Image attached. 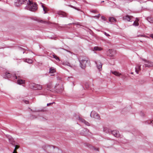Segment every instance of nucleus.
I'll return each instance as SVG.
<instances>
[{"label":"nucleus","instance_id":"f257e3e1","mask_svg":"<svg viewBox=\"0 0 153 153\" xmlns=\"http://www.w3.org/2000/svg\"><path fill=\"white\" fill-rule=\"evenodd\" d=\"M15 4L17 6H19L22 4H27L28 5L25 7V9H28L32 11H36L37 9V4L36 3H33L30 0H28V1L27 0H17V2H15Z\"/></svg>","mask_w":153,"mask_h":153},{"label":"nucleus","instance_id":"f03ea898","mask_svg":"<svg viewBox=\"0 0 153 153\" xmlns=\"http://www.w3.org/2000/svg\"><path fill=\"white\" fill-rule=\"evenodd\" d=\"M79 60L81 64V67L82 68H84L86 66V64L90 62L89 59L85 56H81L79 58Z\"/></svg>","mask_w":153,"mask_h":153},{"label":"nucleus","instance_id":"7ed1b4c3","mask_svg":"<svg viewBox=\"0 0 153 153\" xmlns=\"http://www.w3.org/2000/svg\"><path fill=\"white\" fill-rule=\"evenodd\" d=\"M29 87L30 88L34 90H41L42 88V86L41 85L34 83H30Z\"/></svg>","mask_w":153,"mask_h":153},{"label":"nucleus","instance_id":"20e7f679","mask_svg":"<svg viewBox=\"0 0 153 153\" xmlns=\"http://www.w3.org/2000/svg\"><path fill=\"white\" fill-rule=\"evenodd\" d=\"M11 76L15 77V79H17V76L16 75L15 73L11 74L8 71L6 72L3 75V77L5 79H8L10 78Z\"/></svg>","mask_w":153,"mask_h":153},{"label":"nucleus","instance_id":"39448f33","mask_svg":"<svg viewBox=\"0 0 153 153\" xmlns=\"http://www.w3.org/2000/svg\"><path fill=\"white\" fill-rule=\"evenodd\" d=\"M116 53V51L113 49H109L107 51L106 54L110 57L113 58Z\"/></svg>","mask_w":153,"mask_h":153},{"label":"nucleus","instance_id":"423d86ee","mask_svg":"<svg viewBox=\"0 0 153 153\" xmlns=\"http://www.w3.org/2000/svg\"><path fill=\"white\" fill-rule=\"evenodd\" d=\"M143 60L146 63L144 64L145 67H153V62L149 61L147 60L146 59H143Z\"/></svg>","mask_w":153,"mask_h":153},{"label":"nucleus","instance_id":"0eeeda50","mask_svg":"<svg viewBox=\"0 0 153 153\" xmlns=\"http://www.w3.org/2000/svg\"><path fill=\"white\" fill-rule=\"evenodd\" d=\"M5 137L8 139L9 143L12 145H14L15 141L13 138L9 135L6 134Z\"/></svg>","mask_w":153,"mask_h":153},{"label":"nucleus","instance_id":"6e6552de","mask_svg":"<svg viewBox=\"0 0 153 153\" xmlns=\"http://www.w3.org/2000/svg\"><path fill=\"white\" fill-rule=\"evenodd\" d=\"M90 116L91 117H93L96 119H99L100 118L99 115L95 111H91Z\"/></svg>","mask_w":153,"mask_h":153},{"label":"nucleus","instance_id":"1a4fd4ad","mask_svg":"<svg viewBox=\"0 0 153 153\" xmlns=\"http://www.w3.org/2000/svg\"><path fill=\"white\" fill-rule=\"evenodd\" d=\"M111 133L113 135L117 137H119L120 136V134L118 131L117 130H113L111 131Z\"/></svg>","mask_w":153,"mask_h":153},{"label":"nucleus","instance_id":"9d476101","mask_svg":"<svg viewBox=\"0 0 153 153\" xmlns=\"http://www.w3.org/2000/svg\"><path fill=\"white\" fill-rule=\"evenodd\" d=\"M132 18V16H129L128 15H127L125 16H124L123 17V19L124 20H126L127 21L129 22L130 21V20Z\"/></svg>","mask_w":153,"mask_h":153},{"label":"nucleus","instance_id":"9b49d317","mask_svg":"<svg viewBox=\"0 0 153 153\" xmlns=\"http://www.w3.org/2000/svg\"><path fill=\"white\" fill-rule=\"evenodd\" d=\"M97 68L99 70H101L102 68V64L100 61H98L96 62Z\"/></svg>","mask_w":153,"mask_h":153},{"label":"nucleus","instance_id":"f8f14e48","mask_svg":"<svg viewBox=\"0 0 153 153\" xmlns=\"http://www.w3.org/2000/svg\"><path fill=\"white\" fill-rule=\"evenodd\" d=\"M58 15L62 17H65L67 16V14L65 13L60 11H58Z\"/></svg>","mask_w":153,"mask_h":153},{"label":"nucleus","instance_id":"ddd939ff","mask_svg":"<svg viewBox=\"0 0 153 153\" xmlns=\"http://www.w3.org/2000/svg\"><path fill=\"white\" fill-rule=\"evenodd\" d=\"M79 120L81 122H82L83 123H84L85 125H87V126H89L90 125V123L88 122L85 121L84 119H83L82 118H80V117H79Z\"/></svg>","mask_w":153,"mask_h":153},{"label":"nucleus","instance_id":"4468645a","mask_svg":"<svg viewBox=\"0 0 153 153\" xmlns=\"http://www.w3.org/2000/svg\"><path fill=\"white\" fill-rule=\"evenodd\" d=\"M103 50V48L102 47L99 46H95L94 47L93 49V51H101Z\"/></svg>","mask_w":153,"mask_h":153},{"label":"nucleus","instance_id":"2eb2a0df","mask_svg":"<svg viewBox=\"0 0 153 153\" xmlns=\"http://www.w3.org/2000/svg\"><path fill=\"white\" fill-rule=\"evenodd\" d=\"M34 20L37 22H40L42 23H47L48 24H49V22L43 21L42 20H41L39 19H34Z\"/></svg>","mask_w":153,"mask_h":153},{"label":"nucleus","instance_id":"dca6fc26","mask_svg":"<svg viewBox=\"0 0 153 153\" xmlns=\"http://www.w3.org/2000/svg\"><path fill=\"white\" fill-rule=\"evenodd\" d=\"M140 65H137L135 68V71L137 74H138L139 71L140 70Z\"/></svg>","mask_w":153,"mask_h":153},{"label":"nucleus","instance_id":"f3484780","mask_svg":"<svg viewBox=\"0 0 153 153\" xmlns=\"http://www.w3.org/2000/svg\"><path fill=\"white\" fill-rule=\"evenodd\" d=\"M55 72L56 70L53 68L51 67L50 68L49 72L50 73L53 74Z\"/></svg>","mask_w":153,"mask_h":153},{"label":"nucleus","instance_id":"a211bd4d","mask_svg":"<svg viewBox=\"0 0 153 153\" xmlns=\"http://www.w3.org/2000/svg\"><path fill=\"white\" fill-rule=\"evenodd\" d=\"M17 82L18 84L21 85L24 84L25 82V81L21 79H18Z\"/></svg>","mask_w":153,"mask_h":153},{"label":"nucleus","instance_id":"6ab92c4d","mask_svg":"<svg viewBox=\"0 0 153 153\" xmlns=\"http://www.w3.org/2000/svg\"><path fill=\"white\" fill-rule=\"evenodd\" d=\"M109 21L111 22H116V19L114 17H111L109 18Z\"/></svg>","mask_w":153,"mask_h":153},{"label":"nucleus","instance_id":"aec40b11","mask_svg":"<svg viewBox=\"0 0 153 153\" xmlns=\"http://www.w3.org/2000/svg\"><path fill=\"white\" fill-rule=\"evenodd\" d=\"M147 20L150 23H152L153 22V18L151 17H148Z\"/></svg>","mask_w":153,"mask_h":153},{"label":"nucleus","instance_id":"412c9836","mask_svg":"<svg viewBox=\"0 0 153 153\" xmlns=\"http://www.w3.org/2000/svg\"><path fill=\"white\" fill-rule=\"evenodd\" d=\"M112 73L114 75L117 76H120V75H121V74L117 71H112Z\"/></svg>","mask_w":153,"mask_h":153},{"label":"nucleus","instance_id":"4be33fe9","mask_svg":"<svg viewBox=\"0 0 153 153\" xmlns=\"http://www.w3.org/2000/svg\"><path fill=\"white\" fill-rule=\"evenodd\" d=\"M25 62L29 63H31L33 62L32 60L31 59H25Z\"/></svg>","mask_w":153,"mask_h":153},{"label":"nucleus","instance_id":"5701e85b","mask_svg":"<svg viewBox=\"0 0 153 153\" xmlns=\"http://www.w3.org/2000/svg\"><path fill=\"white\" fill-rule=\"evenodd\" d=\"M133 25H134L137 26H138L139 25V23L138 22H137L134 21L133 23Z\"/></svg>","mask_w":153,"mask_h":153},{"label":"nucleus","instance_id":"b1692460","mask_svg":"<svg viewBox=\"0 0 153 153\" xmlns=\"http://www.w3.org/2000/svg\"><path fill=\"white\" fill-rule=\"evenodd\" d=\"M18 49L19 50H20L21 51H23L25 50V49L20 47H18Z\"/></svg>","mask_w":153,"mask_h":153},{"label":"nucleus","instance_id":"393cba45","mask_svg":"<svg viewBox=\"0 0 153 153\" xmlns=\"http://www.w3.org/2000/svg\"><path fill=\"white\" fill-rule=\"evenodd\" d=\"M85 86L86 88H88L89 87L88 83V82H86L85 84Z\"/></svg>","mask_w":153,"mask_h":153},{"label":"nucleus","instance_id":"a878e982","mask_svg":"<svg viewBox=\"0 0 153 153\" xmlns=\"http://www.w3.org/2000/svg\"><path fill=\"white\" fill-rule=\"evenodd\" d=\"M64 64L65 65H67V66H70V67H72V66L70 64V63H69L65 62V63H64Z\"/></svg>","mask_w":153,"mask_h":153},{"label":"nucleus","instance_id":"bb28decb","mask_svg":"<svg viewBox=\"0 0 153 153\" xmlns=\"http://www.w3.org/2000/svg\"><path fill=\"white\" fill-rule=\"evenodd\" d=\"M23 102H24L25 104H27L29 103V101L28 100H23Z\"/></svg>","mask_w":153,"mask_h":153},{"label":"nucleus","instance_id":"cd10ccee","mask_svg":"<svg viewBox=\"0 0 153 153\" xmlns=\"http://www.w3.org/2000/svg\"><path fill=\"white\" fill-rule=\"evenodd\" d=\"M13 146H14L15 147V149L14 150H16L17 149H18L19 148V146H18L17 145H15V144H14V145H13Z\"/></svg>","mask_w":153,"mask_h":153},{"label":"nucleus","instance_id":"c85d7f7f","mask_svg":"<svg viewBox=\"0 0 153 153\" xmlns=\"http://www.w3.org/2000/svg\"><path fill=\"white\" fill-rule=\"evenodd\" d=\"M54 103H55V102H52L51 103H48L47 104V106H49L50 105H52L53 104H54Z\"/></svg>","mask_w":153,"mask_h":153},{"label":"nucleus","instance_id":"c756f323","mask_svg":"<svg viewBox=\"0 0 153 153\" xmlns=\"http://www.w3.org/2000/svg\"><path fill=\"white\" fill-rule=\"evenodd\" d=\"M46 146V147H47V149H48L49 148H50V147H53V149H54V146H49L48 145H47V146Z\"/></svg>","mask_w":153,"mask_h":153},{"label":"nucleus","instance_id":"7c9ffc66","mask_svg":"<svg viewBox=\"0 0 153 153\" xmlns=\"http://www.w3.org/2000/svg\"><path fill=\"white\" fill-rule=\"evenodd\" d=\"M105 34L107 36H110L108 34L106 33L105 32Z\"/></svg>","mask_w":153,"mask_h":153},{"label":"nucleus","instance_id":"2f4dec72","mask_svg":"<svg viewBox=\"0 0 153 153\" xmlns=\"http://www.w3.org/2000/svg\"><path fill=\"white\" fill-rule=\"evenodd\" d=\"M148 123H153V120H152L148 121Z\"/></svg>","mask_w":153,"mask_h":153},{"label":"nucleus","instance_id":"473e14b6","mask_svg":"<svg viewBox=\"0 0 153 153\" xmlns=\"http://www.w3.org/2000/svg\"><path fill=\"white\" fill-rule=\"evenodd\" d=\"M53 57L54 58H55L56 60L57 59V57L55 55H53Z\"/></svg>","mask_w":153,"mask_h":153},{"label":"nucleus","instance_id":"72a5a7b5","mask_svg":"<svg viewBox=\"0 0 153 153\" xmlns=\"http://www.w3.org/2000/svg\"><path fill=\"white\" fill-rule=\"evenodd\" d=\"M43 10L44 11V13H46V10H45V7L44 8H43Z\"/></svg>","mask_w":153,"mask_h":153},{"label":"nucleus","instance_id":"f704fd0d","mask_svg":"<svg viewBox=\"0 0 153 153\" xmlns=\"http://www.w3.org/2000/svg\"><path fill=\"white\" fill-rule=\"evenodd\" d=\"M36 117L35 116L32 115L31 116V118H32L33 119L35 118Z\"/></svg>","mask_w":153,"mask_h":153},{"label":"nucleus","instance_id":"c9c22d12","mask_svg":"<svg viewBox=\"0 0 153 153\" xmlns=\"http://www.w3.org/2000/svg\"><path fill=\"white\" fill-rule=\"evenodd\" d=\"M101 18H102V19L104 20H105V17H104V16H102L101 17Z\"/></svg>","mask_w":153,"mask_h":153},{"label":"nucleus","instance_id":"e433bc0d","mask_svg":"<svg viewBox=\"0 0 153 153\" xmlns=\"http://www.w3.org/2000/svg\"><path fill=\"white\" fill-rule=\"evenodd\" d=\"M139 20L138 18H136V20H135V21L137 22H138V21H139Z\"/></svg>","mask_w":153,"mask_h":153},{"label":"nucleus","instance_id":"4c0bfd02","mask_svg":"<svg viewBox=\"0 0 153 153\" xmlns=\"http://www.w3.org/2000/svg\"><path fill=\"white\" fill-rule=\"evenodd\" d=\"M150 36L153 39V34H151L150 35Z\"/></svg>","mask_w":153,"mask_h":153},{"label":"nucleus","instance_id":"58836bf2","mask_svg":"<svg viewBox=\"0 0 153 153\" xmlns=\"http://www.w3.org/2000/svg\"><path fill=\"white\" fill-rule=\"evenodd\" d=\"M13 153H17L16 150H14Z\"/></svg>","mask_w":153,"mask_h":153},{"label":"nucleus","instance_id":"ea45409f","mask_svg":"<svg viewBox=\"0 0 153 153\" xmlns=\"http://www.w3.org/2000/svg\"><path fill=\"white\" fill-rule=\"evenodd\" d=\"M42 7L43 8H44L45 7H44V6L42 4Z\"/></svg>","mask_w":153,"mask_h":153},{"label":"nucleus","instance_id":"a19ab883","mask_svg":"<svg viewBox=\"0 0 153 153\" xmlns=\"http://www.w3.org/2000/svg\"><path fill=\"white\" fill-rule=\"evenodd\" d=\"M128 1H134V0H128Z\"/></svg>","mask_w":153,"mask_h":153},{"label":"nucleus","instance_id":"79ce46f5","mask_svg":"<svg viewBox=\"0 0 153 153\" xmlns=\"http://www.w3.org/2000/svg\"><path fill=\"white\" fill-rule=\"evenodd\" d=\"M59 153L60 152L61 153V152H62V151L61 150H59Z\"/></svg>","mask_w":153,"mask_h":153},{"label":"nucleus","instance_id":"37998d69","mask_svg":"<svg viewBox=\"0 0 153 153\" xmlns=\"http://www.w3.org/2000/svg\"><path fill=\"white\" fill-rule=\"evenodd\" d=\"M50 87V86H49V85H47V87H48V88H49Z\"/></svg>","mask_w":153,"mask_h":153},{"label":"nucleus","instance_id":"c03bdc74","mask_svg":"<svg viewBox=\"0 0 153 153\" xmlns=\"http://www.w3.org/2000/svg\"><path fill=\"white\" fill-rule=\"evenodd\" d=\"M63 89H64V88H63V87H62V88H61V90H62H62H63Z\"/></svg>","mask_w":153,"mask_h":153},{"label":"nucleus","instance_id":"a18cd8bd","mask_svg":"<svg viewBox=\"0 0 153 153\" xmlns=\"http://www.w3.org/2000/svg\"><path fill=\"white\" fill-rule=\"evenodd\" d=\"M97 151H99V148H97Z\"/></svg>","mask_w":153,"mask_h":153},{"label":"nucleus","instance_id":"49530a36","mask_svg":"<svg viewBox=\"0 0 153 153\" xmlns=\"http://www.w3.org/2000/svg\"><path fill=\"white\" fill-rule=\"evenodd\" d=\"M100 16V14H99V15L98 16V17H99Z\"/></svg>","mask_w":153,"mask_h":153},{"label":"nucleus","instance_id":"de8ad7c7","mask_svg":"<svg viewBox=\"0 0 153 153\" xmlns=\"http://www.w3.org/2000/svg\"><path fill=\"white\" fill-rule=\"evenodd\" d=\"M25 53V51H23V53L24 54Z\"/></svg>","mask_w":153,"mask_h":153},{"label":"nucleus","instance_id":"09e8293b","mask_svg":"<svg viewBox=\"0 0 153 153\" xmlns=\"http://www.w3.org/2000/svg\"><path fill=\"white\" fill-rule=\"evenodd\" d=\"M58 60H59V58L58 57Z\"/></svg>","mask_w":153,"mask_h":153}]
</instances>
